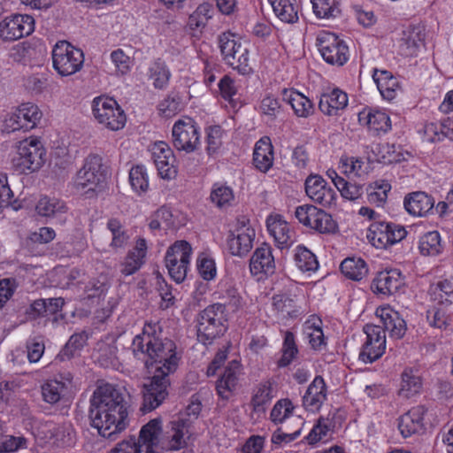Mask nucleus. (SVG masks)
<instances>
[{
  "label": "nucleus",
  "instance_id": "41",
  "mask_svg": "<svg viewBox=\"0 0 453 453\" xmlns=\"http://www.w3.org/2000/svg\"><path fill=\"white\" fill-rule=\"evenodd\" d=\"M147 74L156 89L166 88L172 77L170 69L161 59H157L150 65Z\"/></svg>",
  "mask_w": 453,
  "mask_h": 453
},
{
  "label": "nucleus",
  "instance_id": "7",
  "mask_svg": "<svg viewBox=\"0 0 453 453\" xmlns=\"http://www.w3.org/2000/svg\"><path fill=\"white\" fill-rule=\"evenodd\" d=\"M92 115L103 127L111 131L121 130L127 122V115L118 102L110 96H99L92 100Z\"/></svg>",
  "mask_w": 453,
  "mask_h": 453
},
{
  "label": "nucleus",
  "instance_id": "19",
  "mask_svg": "<svg viewBox=\"0 0 453 453\" xmlns=\"http://www.w3.org/2000/svg\"><path fill=\"white\" fill-rule=\"evenodd\" d=\"M75 389L73 378L70 372H67L60 374L58 378L45 381L42 386V395L46 403L55 404Z\"/></svg>",
  "mask_w": 453,
  "mask_h": 453
},
{
  "label": "nucleus",
  "instance_id": "60",
  "mask_svg": "<svg viewBox=\"0 0 453 453\" xmlns=\"http://www.w3.org/2000/svg\"><path fill=\"white\" fill-rule=\"evenodd\" d=\"M206 133V150L208 154L216 153L222 145L224 130L220 126H210L205 129Z\"/></svg>",
  "mask_w": 453,
  "mask_h": 453
},
{
  "label": "nucleus",
  "instance_id": "18",
  "mask_svg": "<svg viewBox=\"0 0 453 453\" xmlns=\"http://www.w3.org/2000/svg\"><path fill=\"white\" fill-rule=\"evenodd\" d=\"M35 29V20L28 14H13L0 23V36L6 41H15L29 35Z\"/></svg>",
  "mask_w": 453,
  "mask_h": 453
},
{
  "label": "nucleus",
  "instance_id": "33",
  "mask_svg": "<svg viewBox=\"0 0 453 453\" xmlns=\"http://www.w3.org/2000/svg\"><path fill=\"white\" fill-rule=\"evenodd\" d=\"M147 254V242L144 238H138L134 247L129 250L120 264V273L129 276L136 273L143 265Z\"/></svg>",
  "mask_w": 453,
  "mask_h": 453
},
{
  "label": "nucleus",
  "instance_id": "47",
  "mask_svg": "<svg viewBox=\"0 0 453 453\" xmlns=\"http://www.w3.org/2000/svg\"><path fill=\"white\" fill-rule=\"evenodd\" d=\"M280 352L281 357L278 361L279 367H286L296 359L299 350L294 333L290 331L284 332L283 342Z\"/></svg>",
  "mask_w": 453,
  "mask_h": 453
},
{
  "label": "nucleus",
  "instance_id": "25",
  "mask_svg": "<svg viewBox=\"0 0 453 453\" xmlns=\"http://www.w3.org/2000/svg\"><path fill=\"white\" fill-rule=\"evenodd\" d=\"M327 399V387L321 376H316L303 396V406L310 412H317Z\"/></svg>",
  "mask_w": 453,
  "mask_h": 453
},
{
  "label": "nucleus",
  "instance_id": "40",
  "mask_svg": "<svg viewBox=\"0 0 453 453\" xmlns=\"http://www.w3.org/2000/svg\"><path fill=\"white\" fill-rule=\"evenodd\" d=\"M372 79L377 85L381 96L388 100H392L396 95L398 82L392 73L386 70H376Z\"/></svg>",
  "mask_w": 453,
  "mask_h": 453
},
{
  "label": "nucleus",
  "instance_id": "9",
  "mask_svg": "<svg viewBox=\"0 0 453 453\" xmlns=\"http://www.w3.org/2000/svg\"><path fill=\"white\" fill-rule=\"evenodd\" d=\"M192 247L184 240L175 241L166 250L165 266L170 277L177 283L182 282L190 266Z\"/></svg>",
  "mask_w": 453,
  "mask_h": 453
},
{
  "label": "nucleus",
  "instance_id": "4",
  "mask_svg": "<svg viewBox=\"0 0 453 453\" xmlns=\"http://www.w3.org/2000/svg\"><path fill=\"white\" fill-rule=\"evenodd\" d=\"M225 305L213 303L203 310L197 317V338L203 344H210L226 330Z\"/></svg>",
  "mask_w": 453,
  "mask_h": 453
},
{
  "label": "nucleus",
  "instance_id": "61",
  "mask_svg": "<svg viewBox=\"0 0 453 453\" xmlns=\"http://www.w3.org/2000/svg\"><path fill=\"white\" fill-rule=\"evenodd\" d=\"M423 141L427 142H436L441 141L445 137L442 126L440 123L430 122L425 124L418 129Z\"/></svg>",
  "mask_w": 453,
  "mask_h": 453
},
{
  "label": "nucleus",
  "instance_id": "32",
  "mask_svg": "<svg viewBox=\"0 0 453 453\" xmlns=\"http://www.w3.org/2000/svg\"><path fill=\"white\" fill-rule=\"evenodd\" d=\"M162 432L161 418H154L144 425L136 442L141 445V453H155L154 448L157 446L159 435Z\"/></svg>",
  "mask_w": 453,
  "mask_h": 453
},
{
  "label": "nucleus",
  "instance_id": "17",
  "mask_svg": "<svg viewBox=\"0 0 453 453\" xmlns=\"http://www.w3.org/2000/svg\"><path fill=\"white\" fill-rule=\"evenodd\" d=\"M305 193L315 203L325 208L336 205L337 193L334 188L321 176L310 175L305 180Z\"/></svg>",
  "mask_w": 453,
  "mask_h": 453
},
{
  "label": "nucleus",
  "instance_id": "16",
  "mask_svg": "<svg viewBox=\"0 0 453 453\" xmlns=\"http://www.w3.org/2000/svg\"><path fill=\"white\" fill-rule=\"evenodd\" d=\"M255 229L245 219H238L234 228L227 235L226 245L231 255L246 256L253 247Z\"/></svg>",
  "mask_w": 453,
  "mask_h": 453
},
{
  "label": "nucleus",
  "instance_id": "46",
  "mask_svg": "<svg viewBox=\"0 0 453 453\" xmlns=\"http://www.w3.org/2000/svg\"><path fill=\"white\" fill-rule=\"evenodd\" d=\"M35 211L42 217H55L66 211L65 204L63 201L55 198L42 196L37 202Z\"/></svg>",
  "mask_w": 453,
  "mask_h": 453
},
{
  "label": "nucleus",
  "instance_id": "56",
  "mask_svg": "<svg viewBox=\"0 0 453 453\" xmlns=\"http://www.w3.org/2000/svg\"><path fill=\"white\" fill-rule=\"evenodd\" d=\"M273 306L282 316L296 317L299 313L296 300L288 295H275L273 297Z\"/></svg>",
  "mask_w": 453,
  "mask_h": 453
},
{
  "label": "nucleus",
  "instance_id": "10",
  "mask_svg": "<svg viewBox=\"0 0 453 453\" xmlns=\"http://www.w3.org/2000/svg\"><path fill=\"white\" fill-rule=\"evenodd\" d=\"M53 67L61 76H69L79 72L84 63L81 50L66 41L58 42L52 49Z\"/></svg>",
  "mask_w": 453,
  "mask_h": 453
},
{
  "label": "nucleus",
  "instance_id": "15",
  "mask_svg": "<svg viewBox=\"0 0 453 453\" xmlns=\"http://www.w3.org/2000/svg\"><path fill=\"white\" fill-rule=\"evenodd\" d=\"M295 216L301 224L320 234L334 233L337 228L330 214L312 204L297 206Z\"/></svg>",
  "mask_w": 453,
  "mask_h": 453
},
{
  "label": "nucleus",
  "instance_id": "52",
  "mask_svg": "<svg viewBox=\"0 0 453 453\" xmlns=\"http://www.w3.org/2000/svg\"><path fill=\"white\" fill-rule=\"evenodd\" d=\"M430 295L439 303H453V283L449 280H440L431 287Z\"/></svg>",
  "mask_w": 453,
  "mask_h": 453
},
{
  "label": "nucleus",
  "instance_id": "49",
  "mask_svg": "<svg viewBox=\"0 0 453 453\" xmlns=\"http://www.w3.org/2000/svg\"><path fill=\"white\" fill-rule=\"evenodd\" d=\"M313 13L318 19H335L341 14L338 0H311Z\"/></svg>",
  "mask_w": 453,
  "mask_h": 453
},
{
  "label": "nucleus",
  "instance_id": "12",
  "mask_svg": "<svg viewBox=\"0 0 453 453\" xmlns=\"http://www.w3.org/2000/svg\"><path fill=\"white\" fill-rule=\"evenodd\" d=\"M105 180L102 158L96 155H89L84 160L82 167L77 172L73 180L74 188L78 192H95Z\"/></svg>",
  "mask_w": 453,
  "mask_h": 453
},
{
  "label": "nucleus",
  "instance_id": "39",
  "mask_svg": "<svg viewBox=\"0 0 453 453\" xmlns=\"http://www.w3.org/2000/svg\"><path fill=\"white\" fill-rule=\"evenodd\" d=\"M294 261L298 270L308 273L309 275L317 272L319 267V264L315 254L303 244L296 247Z\"/></svg>",
  "mask_w": 453,
  "mask_h": 453
},
{
  "label": "nucleus",
  "instance_id": "43",
  "mask_svg": "<svg viewBox=\"0 0 453 453\" xmlns=\"http://www.w3.org/2000/svg\"><path fill=\"white\" fill-rule=\"evenodd\" d=\"M273 398V388L270 381L259 383L254 389L251 405L254 411L264 412L266 405Z\"/></svg>",
  "mask_w": 453,
  "mask_h": 453
},
{
  "label": "nucleus",
  "instance_id": "58",
  "mask_svg": "<svg viewBox=\"0 0 453 453\" xmlns=\"http://www.w3.org/2000/svg\"><path fill=\"white\" fill-rule=\"evenodd\" d=\"M196 266L200 276L204 280H212L217 275L215 259L206 252L199 254L196 259Z\"/></svg>",
  "mask_w": 453,
  "mask_h": 453
},
{
  "label": "nucleus",
  "instance_id": "2",
  "mask_svg": "<svg viewBox=\"0 0 453 453\" xmlns=\"http://www.w3.org/2000/svg\"><path fill=\"white\" fill-rule=\"evenodd\" d=\"M89 412L91 426L104 438L121 433L129 423L123 392L113 384L104 383L96 388Z\"/></svg>",
  "mask_w": 453,
  "mask_h": 453
},
{
  "label": "nucleus",
  "instance_id": "34",
  "mask_svg": "<svg viewBox=\"0 0 453 453\" xmlns=\"http://www.w3.org/2000/svg\"><path fill=\"white\" fill-rule=\"evenodd\" d=\"M303 334L311 348L315 350L321 349L326 344L323 322L318 316L311 315L305 320L303 325Z\"/></svg>",
  "mask_w": 453,
  "mask_h": 453
},
{
  "label": "nucleus",
  "instance_id": "29",
  "mask_svg": "<svg viewBox=\"0 0 453 453\" xmlns=\"http://www.w3.org/2000/svg\"><path fill=\"white\" fill-rule=\"evenodd\" d=\"M242 365L238 360H233L228 363L224 373L217 381L216 389L219 395L222 398H228L231 392H233L240 380L242 374Z\"/></svg>",
  "mask_w": 453,
  "mask_h": 453
},
{
  "label": "nucleus",
  "instance_id": "35",
  "mask_svg": "<svg viewBox=\"0 0 453 453\" xmlns=\"http://www.w3.org/2000/svg\"><path fill=\"white\" fill-rule=\"evenodd\" d=\"M282 98L292 107L295 114L299 118H308L313 112L311 101L297 90L284 89Z\"/></svg>",
  "mask_w": 453,
  "mask_h": 453
},
{
  "label": "nucleus",
  "instance_id": "63",
  "mask_svg": "<svg viewBox=\"0 0 453 453\" xmlns=\"http://www.w3.org/2000/svg\"><path fill=\"white\" fill-rule=\"evenodd\" d=\"M52 437L60 446H70L74 441V431L70 424L58 425L53 427Z\"/></svg>",
  "mask_w": 453,
  "mask_h": 453
},
{
  "label": "nucleus",
  "instance_id": "5",
  "mask_svg": "<svg viewBox=\"0 0 453 453\" xmlns=\"http://www.w3.org/2000/svg\"><path fill=\"white\" fill-rule=\"evenodd\" d=\"M47 150L40 137L31 135L17 145V167L22 173L39 171L46 162Z\"/></svg>",
  "mask_w": 453,
  "mask_h": 453
},
{
  "label": "nucleus",
  "instance_id": "28",
  "mask_svg": "<svg viewBox=\"0 0 453 453\" xmlns=\"http://www.w3.org/2000/svg\"><path fill=\"white\" fill-rule=\"evenodd\" d=\"M426 410L423 406H415L398 419V429L404 438L422 432L425 428Z\"/></svg>",
  "mask_w": 453,
  "mask_h": 453
},
{
  "label": "nucleus",
  "instance_id": "21",
  "mask_svg": "<svg viewBox=\"0 0 453 453\" xmlns=\"http://www.w3.org/2000/svg\"><path fill=\"white\" fill-rule=\"evenodd\" d=\"M404 285V279L398 269L384 270L377 273L372 283V289L377 295H395Z\"/></svg>",
  "mask_w": 453,
  "mask_h": 453
},
{
  "label": "nucleus",
  "instance_id": "64",
  "mask_svg": "<svg viewBox=\"0 0 453 453\" xmlns=\"http://www.w3.org/2000/svg\"><path fill=\"white\" fill-rule=\"evenodd\" d=\"M111 60L116 72L121 75L127 74L131 70L132 61L122 49H117L111 53Z\"/></svg>",
  "mask_w": 453,
  "mask_h": 453
},
{
  "label": "nucleus",
  "instance_id": "14",
  "mask_svg": "<svg viewBox=\"0 0 453 453\" xmlns=\"http://www.w3.org/2000/svg\"><path fill=\"white\" fill-rule=\"evenodd\" d=\"M173 147L186 153L194 152L200 145V129L196 122L189 117L179 119L172 128Z\"/></svg>",
  "mask_w": 453,
  "mask_h": 453
},
{
  "label": "nucleus",
  "instance_id": "13",
  "mask_svg": "<svg viewBox=\"0 0 453 453\" xmlns=\"http://www.w3.org/2000/svg\"><path fill=\"white\" fill-rule=\"evenodd\" d=\"M407 235L403 226L389 221L372 222L367 230V240L376 249L392 247Z\"/></svg>",
  "mask_w": 453,
  "mask_h": 453
},
{
  "label": "nucleus",
  "instance_id": "30",
  "mask_svg": "<svg viewBox=\"0 0 453 453\" xmlns=\"http://www.w3.org/2000/svg\"><path fill=\"white\" fill-rule=\"evenodd\" d=\"M273 146L268 136L261 137L253 150V165L261 173H267L273 165Z\"/></svg>",
  "mask_w": 453,
  "mask_h": 453
},
{
  "label": "nucleus",
  "instance_id": "31",
  "mask_svg": "<svg viewBox=\"0 0 453 453\" xmlns=\"http://www.w3.org/2000/svg\"><path fill=\"white\" fill-rule=\"evenodd\" d=\"M403 206L414 217H425L434 208V199L425 192H413L405 196Z\"/></svg>",
  "mask_w": 453,
  "mask_h": 453
},
{
  "label": "nucleus",
  "instance_id": "26",
  "mask_svg": "<svg viewBox=\"0 0 453 453\" xmlns=\"http://www.w3.org/2000/svg\"><path fill=\"white\" fill-rule=\"evenodd\" d=\"M348 104L349 96L347 93L338 88H334L322 93L319 107L324 114L336 116L346 109Z\"/></svg>",
  "mask_w": 453,
  "mask_h": 453
},
{
  "label": "nucleus",
  "instance_id": "57",
  "mask_svg": "<svg viewBox=\"0 0 453 453\" xmlns=\"http://www.w3.org/2000/svg\"><path fill=\"white\" fill-rule=\"evenodd\" d=\"M211 201L219 208H224L230 205L234 199V193L230 187L220 183H215L212 186Z\"/></svg>",
  "mask_w": 453,
  "mask_h": 453
},
{
  "label": "nucleus",
  "instance_id": "59",
  "mask_svg": "<svg viewBox=\"0 0 453 453\" xmlns=\"http://www.w3.org/2000/svg\"><path fill=\"white\" fill-rule=\"evenodd\" d=\"M181 110L180 97L176 94H170L157 105V111L160 115L165 118H171L176 115Z\"/></svg>",
  "mask_w": 453,
  "mask_h": 453
},
{
  "label": "nucleus",
  "instance_id": "8",
  "mask_svg": "<svg viewBox=\"0 0 453 453\" xmlns=\"http://www.w3.org/2000/svg\"><path fill=\"white\" fill-rule=\"evenodd\" d=\"M42 118V111L33 103H22L12 108L3 119V127L7 133L28 132L35 128Z\"/></svg>",
  "mask_w": 453,
  "mask_h": 453
},
{
  "label": "nucleus",
  "instance_id": "37",
  "mask_svg": "<svg viewBox=\"0 0 453 453\" xmlns=\"http://www.w3.org/2000/svg\"><path fill=\"white\" fill-rule=\"evenodd\" d=\"M274 15L283 23L295 24L298 21L299 5L297 0H268Z\"/></svg>",
  "mask_w": 453,
  "mask_h": 453
},
{
  "label": "nucleus",
  "instance_id": "27",
  "mask_svg": "<svg viewBox=\"0 0 453 453\" xmlns=\"http://www.w3.org/2000/svg\"><path fill=\"white\" fill-rule=\"evenodd\" d=\"M266 227L280 249L289 247L293 243L292 232L288 223L280 214L270 215L266 219Z\"/></svg>",
  "mask_w": 453,
  "mask_h": 453
},
{
  "label": "nucleus",
  "instance_id": "54",
  "mask_svg": "<svg viewBox=\"0 0 453 453\" xmlns=\"http://www.w3.org/2000/svg\"><path fill=\"white\" fill-rule=\"evenodd\" d=\"M129 182L137 194L145 193L149 188V176L143 165L133 166L129 172Z\"/></svg>",
  "mask_w": 453,
  "mask_h": 453
},
{
  "label": "nucleus",
  "instance_id": "24",
  "mask_svg": "<svg viewBox=\"0 0 453 453\" xmlns=\"http://www.w3.org/2000/svg\"><path fill=\"white\" fill-rule=\"evenodd\" d=\"M250 270L253 275H271L274 273L275 260L269 244L263 243L255 250L250 260Z\"/></svg>",
  "mask_w": 453,
  "mask_h": 453
},
{
  "label": "nucleus",
  "instance_id": "20",
  "mask_svg": "<svg viewBox=\"0 0 453 453\" xmlns=\"http://www.w3.org/2000/svg\"><path fill=\"white\" fill-rule=\"evenodd\" d=\"M151 157L161 178L170 180L175 177V157L165 142L158 141L151 146Z\"/></svg>",
  "mask_w": 453,
  "mask_h": 453
},
{
  "label": "nucleus",
  "instance_id": "11",
  "mask_svg": "<svg viewBox=\"0 0 453 453\" xmlns=\"http://www.w3.org/2000/svg\"><path fill=\"white\" fill-rule=\"evenodd\" d=\"M316 46L325 62L342 66L349 58V50L346 42L334 33L320 31L316 37Z\"/></svg>",
  "mask_w": 453,
  "mask_h": 453
},
{
  "label": "nucleus",
  "instance_id": "3",
  "mask_svg": "<svg viewBox=\"0 0 453 453\" xmlns=\"http://www.w3.org/2000/svg\"><path fill=\"white\" fill-rule=\"evenodd\" d=\"M375 315L380 319L384 328L372 324L364 326L366 338L358 356V359L364 364H372L385 353L387 343L385 331L388 332L391 338L400 339L405 334L407 329L405 320L388 304L379 306Z\"/></svg>",
  "mask_w": 453,
  "mask_h": 453
},
{
  "label": "nucleus",
  "instance_id": "1",
  "mask_svg": "<svg viewBox=\"0 0 453 453\" xmlns=\"http://www.w3.org/2000/svg\"><path fill=\"white\" fill-rule=\"evenodd\" d=\"M158 329L156 323H146L142 334H137L132 342L134 357L142 360L147 369L153 372L150 382L144 386L143 412L155 410L165 401L170 385L168 375L178 366L175 343L169 339H160Z\"/></svg>",
  "mask_w": 453,
  "mask_h": 453
},
{
  "label": "nucleus",
  "instance_id": "36",
  "mask_svg": "<svg viewBox=\"0 0 453 453\" xmlns=\"http://www.w3.org/2000/svg\"><path fill=\"white\" fill-rule=\"evenodd\" d=\"M189 419L179 418L171 422V430L168 432V449L179 450L187 445L189 434Z\"/></svg>",
  "mask_w": 453,
  "mask_h": 453
},
{
  "label": "nucleus",
  "instance_id": "62",
  "mask_svg": "<svg viewBox=\"0 0 453 453\" xmlns=\"http://www.w3.org/2000/svg\"><path fill=\"white\" fill-rule=\"evenodd\" d=\"M260 111L266 118V121H272L281 114L282 110L278 99L268 96L262 99Z\"/></svg>",
  "mask_w": 453,
  "mask_h": 453
},
{
  "label": "nucleus",
  "instance_id": "44",
  "mask_svg": "<svg viewBox=\"0 0 453 453\" xmlns=\"http://www.w3.org/2000/svg\"><path fill=\"white\" fill-rule=\"evenodd\" d=\"M339 168L349 178L363 177L367 174V165L359 157L342 156L339 161Z\"/></svg>",
  "mask_w": 453,
  "mask_h": 453
},
{
  "label": "nucleus",
  "instance_id": "55",
  "mask_svg": "<svg viewBox=\"0 0 453 453\" xmlns=\"http://www.w3.org/2000/svg\"><path fill=\"white\" fill-rule=\"evenodd\" d=\"M107 228L111 234L110 246L113 249L124 248L129 240V235L121 223L116 219H111L107 222Z\"/></svg>",
  "mask_w": 453,
  "mask_h": 453
},
{
  "label": "nucleus",
  "instance_id": "42",
  "mask_svg": "<svg viewBox=\"0 0 453 453\" xmlns=\"http://www.w3.org/2000/svg\"><path fill=\"white\" fill-rule=\"evenodd\" d=\"M341 271L347 278L359 281L367 276L368 265L363 258L351 257L342 262Z\"/></svg>",
  "mask_w": 453,
  "mask_h": 453
},
{
  "label": "nucleus",
  "instance_id": "53",
  "mask_svg": "<svg viewBox=\"0 0 453 453\" xmlns=\"http://www.w3.org/2000/svg\"><path fill=\"white\" fill-rule=\"evenodd\" d=\"M149 226L151 230L161 228L169 229L174 226L173 213L167 207L162 206L157 209L149 219Z\"/></svg>",
  "mask_w": 453,
  "mask_h": 453
},
{
  "label": "nucleus",
  "instance_id": "22",
  "mask_svg": "<svg viewBox=\"0 0 453 453\" xmlns=\"http://www.w3.org/2000/svg\"><path fill=\"white\" fill-rule=\"evenodd\" d=\"M358 122L373 134H386L391 129V120L383 111L365 108L358 113Z\"/></svg>",
  "mask_w": 453,
  "mask_h": 453
},
{
  "label": "nucleus",
  "instance_id": "38",
  "mask_svg": "<svg viewBox=\"0 0 453 453\" xmlns=\"http://www.w3.org/2000/svg\"><path fill=\"white\" fill-rule=\"evenodd\" d=\"M423 388V380L418 370L406 368L401 376L399 395L411 398L420 394Z\"/></svg>",
  "mask_w": 453,
  "mask_h": 453
},
{
  "label": "nucleus",
  "instance_id": "51",
  "mask_svg": "<svg viewBox=\"0 0 453 453\" xmlns=\"http://www.w3.org/2000/svg\"><path fill=\"white\" fill-rule=\"evenodd\" d=\"M391 190V185L388 180H377L369 186L367 198L370 203L378 207L382 206Z\"/></svg>",
  "mask_w": 453,
  "mask_h": 453
},
{
  "label": "nucleus",
  "instance_id": "45",
  "mask_svg": "<svg viewBox=\"0 0 453 453\" xmlns=\"http://www.w3.org/2000/svg\"><path fill=\"white\" fill-rule=\"evenodd\" d=\"M418 249L424 256H437L441 254L443 247L440 233L438 231H429L424 234L419 239Z\"/></svg>",
  "mask_w": 453,
  "mask_h": 453
},
{
  "label": "nucleus",
  "instance_id": "23",
  "mask_svg": "<svg viewBox=\"0 0 453 453\" xmlns=\"http://www.w3.org/2000/svg\"><path fill=\"white\" fill-rule=\"evenodd\" d=\"M425 28L422 26H410L403 31L398 42V52L403 57H414L419 51L425 41Z\"/></svg>",
  "mask_w": 453,
  "mask_h": 453
},
{
  "label": "nucleus",
  "instance_id": "50",
  "mask_svg": "<svg viewBox=\"0 0 453 453\" xmlns=\"http://www.w3.org/2000/svg\"><path fill=\"white\" fill-rule=\"evenodd\" d=\"M296 405L289 398L278 400L270 413V419L274 424H281L293 416Z\"/></svg>",
  "mask_w": 453,
  "mask_h": 453
},
{
  "label": "nucleus",
  "instance_id": "6",
  "mask_svg": "<svg viewBox=\"0 0 453 453\" xmlns=\"http://www.w3.org/2000/svg\"><path fill=\"white\" fill-rule=\"evenodd\" d=\"M219 45L225 63L241 74L251 72L250 65V50L247 45L236 35L223 33L219 38Z\"/></svg>",
  "mask_w": 453,
  "mask_h": 453
},
{
  "label": "nucleus",
  "instance_id": "48",
  "mask_svg": "<svg viewBox=\"0 0 453 453\" xmlns=\"http://www.w3.org/2000/svg\"><path fill=\"white\" fill-rule=\"evenodd\" d=\"M213 6L211 4L203 3L197 6L194 12L188 17V26L190 30L201 31L205 27L208 20L212 18Z\"/></svg>",
  "mask_w": 453,
  "mask_h": 453
}]
</instances>
